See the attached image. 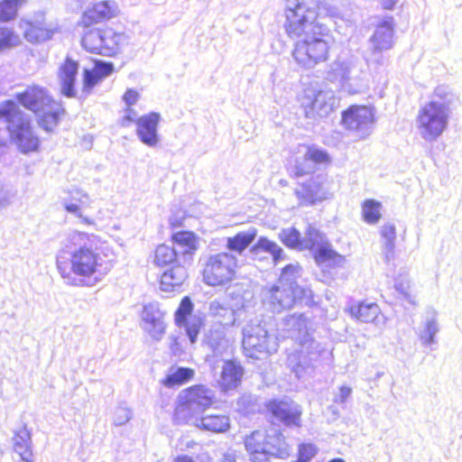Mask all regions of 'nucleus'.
Instances as JSON below:
<instances>
[{
  "instance_id": "nucleus-1",
  "label": "nucleus",
  "mask_w": 462,
  "mask_h": 462,
  "mask_svg": "<svg viewBox=\"0 0 462 462\" xmlns=\"http://www.w3.org/2000/svg\"><path fill=\"white\" fill-rule=\"evenodd\" d=\"M284 29L290 37H300L292 50L299 66L309 69L330 60L334 38L328 26L318 21V11L305 2H298L285 10Z\"/></svg>"
},
{
  "instance_id": "nucleus-2",
  "label": "nucleus",
  "mask_w": 462,
  "mask_h": 462,
  "mask_svg": "<svg viewBox=\"0 0 462 462\" xmlns=\"http://www.w3.org/2000/svg\"><path fill=\"white\" fill-rule=\"evenodd\" d=\"M300 271L299 263L286 264L276 282L264 290L263 301L273 312L282 313L302 304L309 307L316 305L312 290L299 285L295 281Z\"/></svg>"
},
{
  "instance_id": "nucleus-3",
  "label": "nucleus",
  "mask_w": 462,
  "mask_h": 462,
  "mask_svg": "<svg viewBox=\"0 0 462 462\" xmlns=\"http://www.w3.org/2000/svg\"><path fill=\"white\" fill-rule=\"evenodd\" d=\"M14 97L19 105L37 116L38 125L47 133L54 132L66 115L62 103L40 85L27 86Z\"/></svg>"
},
{
  "instance_id": "nucleus-4",
  "label": "nucleus",
  "mask_w": 462,
  "mask_h": 462,
  "mask_svg": "<svg viewBox=\"0 0 462 462\" xmlns=\"http://www.w3.org/2000/svg\"><path fill=\"white\" fill-rule=\"evenodd\" d=\"M56 265L60 276L71 284L89 286L102 266V256L97 247L83 245L70 253L69 261L58 256Z\"/></svg>"
},
{
  "instance_id": "nucleus-5",
  "label": "nucleus",
  "mask_w": 462,
  "mask_h": 462,
  "mask_svg": "<svg viewBox=\"0 0 462 462\" xmlns=\"http://www.w3.org/2000/svg\"><path fill=\"white\" fill-rule=\"evenodd\" d=\"M129 38L124 31L105 25L83 32L81 47L88 53L116 58L124 52Z\"/></svg>"
},
{
  "instance_id": "nucleus-6",
  "label": "nucleus",
  "mask_w": 462,
  "mask_h": 462,
  "mask_svg": "<svg viewBox=\"0 0 462 462\" xmlns=\"http://www.w3.org/2000/svg\"><path fill=\"white\" fill-rule=\"evenodd\" d=\"M239 261L228 252H218L207 256L201 269L202 282L213 288H231L239 277Z\"/></svg>"
},
{
  "instance_id": "nucleus-7",
  "label": "nucleus",
  "mask_w": 462,
  "mask_h": 462,
  "mask_svg": "<svg viewBox=\"0 0 462 462\" xmlns=\"http://www.w3.org/2000/svg\"><path fill=\"white\" fill-rule=\"evenodd\" d=\"M433 97L437 100H430L419 109L416 116L417 125L420 135L425 140H435L447 128L448 123V107L446 102L448 92L441 88H437L433 92Z\"/></svg>"
},
{
  "instance_id": "nucleus-8",
  "label": "nucleus",
  "mask_w": 462,
  "mask_h": 462,
  "mask_svg": "<svg viewBox=\"0 0 462 462\" xmlns=\"http://www.w3.org/2000/svg\"><path fill=\"white\" fill-rule=\"evenodd\" d=\"M244 444L253 462H265L272 457L287 454L285 438L279 430H254L245 438Z\"/></svg>"
},
{
  "instance_id": "nucleus-9",
  "label": "nucleus",
  "mask_w": 462,
  "mask_h": 462,
  "mask_svg": "<svg viewBox=\"0 0 462 462\" xmlns=\"http://www.w3.org/2000/svg\"><path fill=\"white\" fill-rule=\"evenodd\" d=\"M216 402L214 393L202 383H196L183 389L177 397L173 409V419L186 422L192 417L193 409L206 411Z\"/></svg>"
},
{
  "instance_id": "nucleus-10",
  "label": "nucleus",
  "mask_w": 462,
  "mask_h": 462,
  "mask_svg": "<svg viewBox=\"0 0 462 462\" xmlns=\"http://www.w3.org/2000/svg\"><path fill=\"white\" fill-rule=\"evenodd\" d=\"M375 122V110L371 106L351 105L341 114V125L344 128L357 133L360 138H365L371 133Z\"/></svg>"
},
{
  "instance_id": "nucleus-11",
  "label": "nucleus",
  "mask_w": 462,
  "mask_h": 462,
  "mask_svg": "<svg viewBox=\"0 0 462 462\" xmlns=\"http://www.w3.org/2000/svg\"><path fill=\"white\" fill-rule=\"evenodd\" d=\"M118 14L116 5L109 0H101L87 6L81 13L78 26L88 32L98 28L97 25L105 23Z\"/></svg>"
},
{
  "instance_id": "nucleus-12",
  "label": "nucleus",
  "mask_w": 462,
  "mask_h": 462,
  "mask_svg": "<svg viewBox=\"0 0 462 462\" xmlns=\"http://www.w3.org/2000/svg\"><path fill=\"white\" fill-rule=\"evenodd\" d=\"M268 413L289 428H300L302 426V411L291 400L272 399L265 403Z\"/></svg>"
},
{
  "instance_id": "nucleus-13",
  "label": "nucleus",
  "mask_w": 462,
  "mask_h": 462,
  "mask_svg": "<svg viewBox=\"0 0 462 462\" xmlns=\"http://www.w3.org/2000/svg\"><path fill=\"white\" fill-rule=\"evenodd\" d=\"M294 193L302 206L320 202L326 199L328 195L326 178L321 174L313 175L300 183Z\"/></svg>"
},
{
  "instance_id": "nucleus-14",
  "label": "nucleus",
  "mask_w": 462,
  "mask_h": 462,
  "mask_svg": "<svg viewBox=\"0 0 462 462\" xmlns=\"http://www.w3.org/2000/svg\"><path fill=\"white\" fill-rule=\"evenodd\" d=\"M269 333L261 325L251 326L243 333L242 349L245 356L259 359L268 352Z\"/></svg>"
},
{
  "instance_id": "nucleus-15",
  "label": "nucleus",
  "mask_w": 462,
  "mask_h": 462,
  "mask_svg": "<svg viewBox=\"0 0 462 462\" xmlns=\"http://www.w3.org/2000/svg\"><path fill=\"white\" fill-rule=\"evenodd\" d=\"M166 312L159 304L149 303L144 305L141 312V319L144 331L155 340H160L166 331Z\"/></svg>"
},
{
  "instance_id": "nucleus-16",
  "label": "nucleus",
  "mask_w": 462,
  "mask_h": 462,
  "mask_svg": "<svg viewBox=\"0 0 462 462\" xmlns=\"http://www.w3.org/2000/svg\"><path fill=\"white\" fill-rule=\"evenodd\" d=\"M194 305L189 296L181 299L179 307L174 313V322L179 328H185L186 333L191 343H195L202 327V320L199 318H194L190 321L188 318L192 314Z\"/></svg>"
},
{
  "instance_id": "nucleus-17",
  "label": "nucleus",
  "mask_w": 462,
  "mask_h": 462,
  "mask_svg": "<svg viewBox=\"0 0 462 462\" xmlns=\"http://www.w3.org/2000/svg\"><path fill=\"white\" fill-rule=\"evenodd\" d=\"M245 368L236 359L225 360L217 382L218 389L223 393L236 391L242 383Z\"/></svg>"
},
{
  "instance_id": "nucleus-18",
  "label": "nucleus",
  "mask_w": 462,
  "mask_h": 462,
  "mask_svg": "<svg viewBox=\"0 0 462 462\" xmlns=\"http://www.w3.org/2000/svg\"><path fill=\"white\" fill-rule=\"evenodd\" d=\"M252 259L254 262L264 263L268 260L267 254L272 258L274 265L285 259L283 249L274 241L261 236L249 249Z\"/></svg>"
},
{
  "instance_id": "nucleus-19",
  "label": "nucleus",
  "mask_w": 462,
  "mask_h": 462,
  "mask_svg": "<svg viewBox=\"0 0 462 462\" xmlns=\"http://www.w3.org/2000/svg\"><path fill=\"white\" fill-rule=\"evenodd\" d=\"M11 136L18 148L23 152H35L40 146V140L34 134L29 119L22 120L15 128L10 130Z\"/></svg>"
},
{
  "instance_id": "nucleus-20",
  "label": "nucleus",
  "mask_w": 462,
  "mask_h": 462,
  "mask_svg": "<svg viewBox=\"0 0 462 462\" xmlns=\"http://www.w3.org/2000/svg\"><path fill=\"white\" fill-rule=\"evenodd\" d=\"M170 240L179 248L178 253L183 260H191L199 248V236L193 231L180 230L173 232Z\"/></svg>"
},
{
  "instance_id": "nucleus-21",
  "label": "nucleus",
  "mask_w": 462,
  "mask_h": 462,
  "mask_svg": "<svg viewBox=\"0 0 462 462\" xmlns=\"http://www.w3.org/2000/svg\"><path fill=\"white\" fill-rule=\"evenodd\" d=\"M21 25L24 26L23 35L31 43H42L50 41L59 32L42 21L23 20Z\"/></svg>"
},
{
  "instance_id": "nucleus-22",
  "label": "nucleus",
  "mask_w": 462,
  "mask_h": 462,
  "mask_svg": "<svg viewBox=\"0 0 462 462\" xmlns=\"http://www.w3.org/2000/svg\"><path fill=\"white\" fill-rule=\"evenodd\" d=\"M393 19L387 17L376 25L371 37L372 49L374 52H381L393 47Z\"/></svg>"
},
{
  "instance_id": "nucleus-23",
  "label": "nucleus",
  "mask_w": 462,
  "mask_h": 462,
  "mask_svg": "<svg viewBox=\"0 0 462 462\" xmlns=\"http://www.w3.org/2000/svg\"><path fill=\"white\" fill-rule=\"evenodd\" d=\"M346 312L352 319L363 323H374L383 316L381 308L376 302L366 300L350 305Z\"/></svg>"
},
{
  "instance_id": "nucleus-24",
  "label": "nucleus",
  "mask_w": 462,
  "mask_h": 462,
  "mask_svg": "<svg viewBox=\"0 0 462 462\" xmlns=\"http://www.w3.org/2000/svg\"><path fill=\"white\" fill-rule=\"evenodd\" d=\"M195 427L202 431L221 434L230 430L231 420L227 414L210 413L199 418L195 422Z\"/></svg>"
},
{
  "instance_id": "nucleus-25",
  "label": "nucleus",
  "mask_w": 462,
  "mask_h": 462,
  "mask_svg": "<svg viewBox=\"0 0 462 462\" xmlns=\"http://www.w3.org/2000/svg\"><path fill=\"white\" fill-rule=\"evenodd\" d=\"M78 70L79 63L70 58H66L60 67L59 79L61 84L62 94L68 97H76L74 86Z\"/></svg>"
},
{
  "instance_id": "nucleus-26",
  "label": "nucleus",
  "mask_w": 462,
  "mask_h": 462,
  "mask_svg": "<svg viewBox=\"0 0 462 462\" xmlns=\"http://www.w3.org/2000/svg\"><path fill=\"white\" fill-rule=\"evenodd\" d=\"M159 115L150 113L136 120V132L141 141L147 145H154L157 143V125Z\"/></svg>"
},
{
  "instance_id": "nucleus-27",
  "label": "nucleus",
  "mask_w": 462,
  "mask_h": 462,
  "mask_svg": "<svg viewBox=\"0 0 462 462\" xmlns=\"http://www.w3.org/2000/svg\"><path fill=\"white\" fill-rule=\"evenodd\" d=\"M186 278L187 272L181 264L169 266L160 275V289L163 291H173L182 285Z\"/></svg>"
},
{
  "instance_id": "nucleus-28",
  "label": "nucleus",
  "mask_w": 462,
  "mask_h": 462,
  "mask_svg": "<svg viewBox=\"0 0 462 462\" xmlns=\"http://www.w3.org/2000/svg\"><path fill=\"white\" fill-rule=\"evenodd\" d=\"M180 254L176 247L162 243L158 245L152 253V263L160 269L179 264L178 258Z\"/></svg>"
},
{
  "instance_id": "nucleus-29",
  "label": "nucleus",
  "mask_w": 462,
  "mask_h": 462,
  "mask_svg": "<svg viewBox=\"0 0 462 462\" xmlns=\"http://www.w3.org/2000/svg\"><path fill=\"white\" fill-rule=\"evenodd\" d=\"M312 255L318 264L328 263L333 268L341 266L346 261L345 256L336 252L328 240L317 247Z\"/></svg>"
},
{
  "instance_id": "nucleus-30",
  "label": "nucleus",
  "mask_w": 462,
  "mask_h": 462,
  "mask_svg": "<svg viewBox=\"0 0 462 462\" xmlns=\"http://www.w3.org/2000/svg\"><path fill=\"white\" fill-rule=\"evenodd\" d=\"M257 236V230L251 228L247 232H237L233 236L226 238V247L228 253H236L242 254L254 241Z\"/></svg>"
},
{
  "instance_id": "nucleus-31",
  "label": "nucleus",
  "mask_w": 462,
  "mask_h": 462,
  "mask_svg": "<svg viewBox=\"0 0 462 462\" xmlns=\"http://www.w3.org/2000/svg\"><path fill=\"white\" fill-rule=\"evenodd\" d=\"M195 376V370L190 367H178L173 372L168 374L161 383L167 388L179 387L191 381Z\"/></svg>"
},
{
  "instance_id": "nucleus-32",
  "label": "nucleus",
  "mask_w": 462,
  "mask_h": 462,
  "mask_svg": "<svg viewBox=\"0 0 462 462\" xmlns=\"http://www.w3.org/2000/svg\"><path fill=\"white\" fill-rule=\"evenodd\" d=\"M25 4L26 0H0V23L14 20Z\"/></svg>"
},
{
  "instance_id": "nucleus-33",
  "label": "nucleus",
  "mask_w": 462,
  "mask_h": 462,
  "mask_svg": "<svg viewBox=\"0 0 462 462\" xmlns=\"http://www.w3.org/2000/svg\"><path fill=\"white\" fill-rule=\"evenodd\" d=\"M281 242L290 249L303 250L306 248L305 240L301 238V235L295 227L284 228L279 234Z\"/></svg>"
},
{
  "instance_id": "nucleus-34",
  "label": "nucleus",
  "mask_w": 462,
  "mask_h": 462,
  "mask_svg": "<svg viewBox=\"0 0 462 462\" xmlns=\"http://www.w3.org/2000/svg\"><path fill=\"white\" fill-rule=\"evenodd\" d=\"M210 315L215 319L216 322L222 326H234L236 323L232 309L225 307L219 302H214L209 308Z\"/></svg>"
},
{
  "instance_id": "nucleus-35",
  "label": "nucleus",
  "mask_w": 462,
  "mask_h": 462,
  "mask_svg": "<svg viewBox=\"0 0 462 462\" xmlns=\"http://www.w3.org/2000/svg\"><path fill=\"white\" fill-rule=\"evenodd\" d=\"M382 204L373 199H365L362 203V217L368 224H376L381 218Z\"/></svg>"
},
{
  "instance_id": "nucleus-36",
  "label": "nucleus",
  "mask_w": 462,
  "mask_h": 462,
  "mask_svg": "<svg viewBox=\"0 0 462 462\" xmlns=\"http://www.w3.org/2000/svg\"><path fill=\"white\" fill-rule=\"evenodd\" d=\"M20 37L6 26H0V51L11 49L20 43Z\"/></svg>"
},
{
  "instance_id": "nucleus-37",
  "label": "nucleus",
  "mask_w": 462,
  "mask_h": 462,
  "mask_svg": "<svg viewBox=\"0 0 462 462\" xmlns=\"http://www.w3.org/2000/svg\"><path fill=\"white\" fill-rule=\"evenodd\" d=\"M21 112L14 100H5L0 103V120L13 123Z\"/></svg>"
},
{
  "instance_id": "nucleus-38",
  "label": "nucleus",
  "mask_w": 462,
  "mask_h": 462,
  "mask_svg": "<svg viewBox=\"0 0 462 462\" xmlns=\"http://www.w3.org/2000/svg\"><path fill=\"white\" fill-rule=\"evenodd\" d=\"M327 241L325 236L318 229L309 226L306 231V248L312 251V253L319 247L321 244Z\"/></svg>"
},
{
  "instance_id": "nucleus-39",
  "label": "nucleus",
  "mask_w": 462,
  "mask_h": 462,
  "mask_svg": "<svg viewBox=\"0 0 462 462\" xmlns=\"http://www.w3.org/2000/svg\"><path fill=\"white\" fill-rule=\"evenodd\" d=\"M305 159L315 164H328L330 162L328 153L326 151L314 146H308Z\"/></svg>"
},
{
  "instance_id": "nucleus-40",
  "label": "nucleus",
  "mask_w": 462,
  "mask_h": 462,
  "mask_svg": "<svg viewBox=\"0 0 462 462\" xmlns=\"http://www.w3.org/2000/svg\"><path fill=\"white\" fill-rule=\"evenodd\" d=\"M317 454V448L311 443H301L298 448L297 460L293 462H310Z\"/></svg>"
},
{
  "instance_id": "nucleus-41",
  "label": "nucleus",
  "mask_w": 462,
  "mask_h": 462,
  "mask_svg": "<svg viewBox=\"0 0 462 462\" xmlns=\"http://www.w3.org/2000/svg\"><path fill=\"white\" fill-rule=\"evenodd\" d=\"M381 236L383 240L385 247L392 251L396 238V229L392 224H384L381 229Z\"/></svg>"
},
{
  "instance_id": "nucleus-42",
  "label": "nucleus",
  "mask_w": 462,
  "mask_h": 462,
  "mask_svg": "<svg viewBox=\"0 0 462 462\" xmlns=\"http://www.w3.org/2000/svg\"><path fill=\"white\" fill-rule=\"evenodd\" d=\"M14 450L23 462H33V454L30 443L14 442Z\"/></svg>"
},
{
  "instance_id": "nucleus-43",
  "label": "nucleus",
  "mask_w": 462,
  "mask_h": 462,
  "mask_svg": "<svg viewBox=\"0 0 462 462\" xmlns=\"http://www.w3.org/2000/svg\"><path fill=\"white\" fill-rule=\"evenodd\" d=\"M101 78L92 69H84L83 71V89L89 92L96 85L101 81Z\"/></svg>"
},
{
  "instance_id": "nucleus-44",
  "label": "nucleus",
  "mask_w": 462,
  "mask_h": 462,
  "mask_svg": "<svg viewBox=\"0 0 462 462\" xmlns=\"http://www.w3.org/2000/svg\"><path fill=\"white\" fill-rule=\"evenodd\" d=\"M93 70L103 80L114 72V65L112 62L96 60L94 61Z\"/></svg>"
},
{
  "instance_id": "nucleus-45",
  "label": "nucleus",
  "mask_w": 462,
  "mask_h": 462,
  "mask_svg": "<svg viewBox=\"0 0 462 462\" xmlns=\"http://www.w3.org/2000/svg\"><path fill=\"white\" fill-rule=\"evenodd\" d=\"M326 106L325 97L321 93L316 94L310 102V110L306 111L307 116H314L315 114H319V112Z\"/></svg>"
},
{
  "instance_id": "nucleus-46",
  "label": "nucleus",
  "mask_w": 462,
  "mask_h": 462,
  "mask_svg": "<svg viewBox=\"0 0 462 462\" xmlns=\"http://www.w3.org/2000/svg\"><path fill=\"white\" fill-rule=\"evenodd\" d=\"M140 98V94L136 89L128 88L123 95V100L126 105L125 111L133 112L132 106L135 105Z\"/></svg>"
},
{
  "instance_id": "nucleus-47",
  "label": "nucleus",
  "mask_w": 462,
  "mask_h": 462,
  "mask_svg": "<svg viewBox=\"0 0 462 462\" xmlns=\"http://www.w3.org/2000/svg\"><path fill=\"white\" fill-rule=\"evenodd\" d=\"M187 217L185 215L173 214L169 218V226L171 229H177L184 226Z\"/></svg>"
},
{
  "instance_id": "nucleus-48",
  "label": "nucleus",
  "mask_w": 462,
  "mask_h": 462,
  "mask_svg": "<svg viewBox=\"0 0 462 462\" xmlns=\"http://www.w3.org/2000/svg\"><path fill=\"white\" fill-rule=\"evenodd\" d=\"M30 432L25 428L17 430L14 436V442L20 441L24 443H30Z\"/></svg>"
},
{
  "instance_id": "nucleus-49",
  "label": "nucleus",
  "mask_w": 462,
  "mask_h": 462,
  "mask_svg": "<svg viewBox=\"0 0 462 462\" xmlns=\"http://www.w3.org/2000/svg\"><path fill=\"white\" fill-rule=\"evenodd\" d=\"M135 116L136 114L134 110L133 112L126 111V115L124 116L121 119V125L123 126H128L133 123L136 124Z\"/></svg>"
},
{
  "instance_id": "nucleus-50",
  "label": "nucleus",
  "mask_w": 462,
  "mask_h": 462,
  "mask_svg": "<svg viewBox=\"0 0 462 462\" xmlns=\"http://www.w3.org/2000/svg\"><path fill=\"white\" fill-rule=\"evenodd\" d=\"M399 0H380V5L383 10H393Z\"/></svg>"
},
{
  "instance_id": "nucleus-51",
  "label": "nucleus",
  "mask_w": 462,
  "mask_h": 462,
  "mask_svg": "<svg viewBox=\"0 0 462 462\" xmlns=\"http://www.w3.org/2000/svg\"><path fill=\"white\" fill-rule=\"evenodd\" d=\"M65 208L67 211L77 215L79 217H82L81 214L79 213V207L77 206L76 204H72V203L67 204L65 206Z\"/></svg>"
},
{
  "instance_id": "nucleus-52",
  "label": "nucleus",
  "mask_w": 462,
  "mask_h": 462,
  "mask_svg": "<svg viewBox=\"0 0 462 462\" xmlns=\"http://www.w3.org/2000/svg\"><path fill=\"white\" fill-rule=\"evenodd\" d=\"M434 331H435V329H434L433 326L431 324H428L426 327V332L429 334V337H423L427 342H430L432 340Z\"/></svg>"
},
{
  "instance_id": "nucleus-53",
  "label": "nucleus",
  "mask_w": 462,
  "mask_h": 462,
  "mask_svg": "<svg viewBox=\"0 0 462 462\" xmlns=\"http://www.w3.org/2000/svg\"><path fill=\"white\" fill-rule=\"evenodd\" d=\"M351 393V389L347 386H343L340 388V395L342 397V400L346 399Z\"/></svg>"
},
{
  "instance_id": "nucleus-54",
  "label": "nucleus",
  "mask_w": 462,
  "mask_h": 462,
  "mask_svg": "<svg viewBox=\"0 0 462 462\" xmlns=\"http://www.w3.org/2000/svg\"><path fill=\"white\" fill-rule=\"evenodd\" d=\"M175 462H195L192 457H189V456H186V455H182V456H178L175 457Z\"/></svg>"
},
{
  "instance_id": "nucleus-55",
  "label": "nucleus",
  "mask_w": 462,
  "mask_h": 462,
  "mask_svg": "<svg viewBox=\"0 0 462 462\" xmlns=\"http://www.w3.org/2000/svg\"><path fill=\"white\" fill-rule=\"evenodd\" d=\"M304 174L305 171L300 167H297L292 173V177L299 178L303 176Z\"/></svg>"
},
{
  "instance_id": "nucleus-56",
  "label": "nucleus",
  "mask_w": 462,
  "mask_h": 462,
  "mask_svg": "<svg viewBox=\"0 0 462 462\" xmlns=\"http://www.w3.org/2000/svg\"><path fill=\"white\" fill-rule=\"evenodd\" d=\"M82 222L84 224H87V225H93L94 224V220L90 219V218H88V217H82Z\"/></svg>"
},
{
  "instance_id": "nucleus-57",
  "label": "nucleus",
  "mask_w": 462,
  "mask_h": 462,
  "mask_svg": "<svg viewBox=\"0 0 462 462\" xmlns=\"http://www.w3.org/2000/svg\"><path fill=\"white\" fill-rule=\"evenodd\" d=\"M328 462H345V460L343 458H333L331 460H329Z\"/></svg>"
},
{
  "instance_id": "nucleus-58",
  "label": "nucleus",
  "mask_w": 462,
  "mask_h": 462,
  "mask_svg": "<svg viewBox=\"0 0 462 462\" xmlns=\"http://www.w3.org/2000/svg\"><path fill=\"white\" fill-rule=\"evenodd\" d=\"M78 236H79V238L80 240H82L83 238H88V235H86V234H81V233H80V234H79V235H78Z\"/></svg>"
},
{
  "instance_id": "nucleus-59",
  "label": "nucleus",
  "mask_w": 462,
  "mask_h": 462,
  "mask_svg": "<svg viewBox=\"0 0 462 462\" xmlns=\"http://www.w3.org/2000/svg\"><path fill=\"white\" fill-rule=\"evenodd\" d=\"M298 319H302L304 322H306V321H307V319L305 318L304 314H300V315L298 316Z\"/></svg>"
}]
</instances>
